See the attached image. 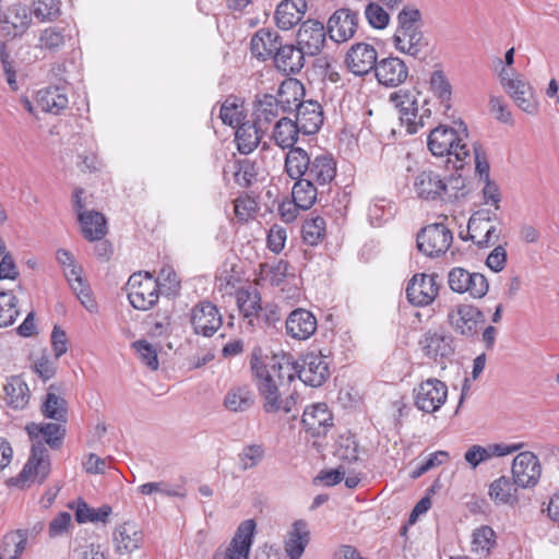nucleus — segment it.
I'll return each mask as SVG.
<instances>
[{"label":"nucleus","instance_id":"a211bd4d","mask_svg":"<svg viewBox=\"0 0 559 559\" xmlns=\"http://www.w3.org/2000/svg\"><path fill=\"white\" fill-rule=\"evenodd\" d=\"M255 522L246 520L238 526L226 550L215 552L213 559H249V551L253 543Z\"/></svg>","mask_w":559,"mask_h":559},{"label":"nucleus","instance_id":"dca6fc26","mask_svg":"<svg viewBox=\"0 0 559 559\" xmlns=\"http://www.w3.org/2000/svg\"><path fill=\"white\" fill-rule=\"evenodd\" d=\"M542 474L538 457L530 451L519 453L512 464V479L518 487L533 488L537 485Z\"/></svg>","mask_w":559,"mask_h":559},{"label":"nucleus","instance_id":"f257e3e1","mask_svg":"<svg viewBox=\"0 0 559 559\" xmlns=\"http://www.w3.org/2000/svg\"><path fill=\"white\" fill-rule=\"evenodd\" d=\"M259 352L253 350L250 367L259 394L263 400V411L267 414L280 411L288 414L296 404V397L290 394L286 399H282L280 389L295 380L296 368L284 356L281 358L272 356L262 360L258 355Z\"/></svg>","mask_w":559,"mask_h":559},{"label":"nucleus","instance_id":"6e6d98bb","mask_svg":"<svg viewBox=\"0 0 559 559\" xmlns=\"http://www.w3.org/2000/svg\"><path fill=\"white\" fill-rule=\"evenodd\" d=\"M368 216L372 225L380 226L393 216L392 203L385 198H376L368 209Z\"/></svg>","mask_w":559,"mask_h":559},{"label":"nucleus","instance_id":"2eb2a0df","mask_svg":"<svg viewBox=\"0 0 559 559\" xmlns=\"http://www.w3.org/2000/svg\"><path fill=\"white\" fill-rule=\"evenodd\" d=\"M437 274H415L407 284L406 298L413 306L425 307L438 296Z\"/></svg>","mask_w":559,"mask_h":559},{"label":"nucleus","instance_id":"8fccbe9b","mask_svg":"<svg viewBox=\"0 0 559 559\" xmlns=\"http://www.w3.org/2000/svg\"><path fill=\"white\" fill-rule=\"evenodd\" d=\"M326 224L321 216L308 218L302 224L301 235L304 241L309 246L319 245L325 237Z\"/></svg>","mask_w":559,"mask_h":559},{"label":"nucleus","instance_id":"f704fd0d","mask_svg":"<svg viewBox=\"0 0 559 559\" xmlns=\"http://www.w3.org/2000/svg\"><path fill=\"white\" fill-rule=\"evenodd\" d=\"M263 127L257 121H242L236 127L235 141L241 154H250L261 141Z\"/></svg>","mask_w":559,"mask_h":559},{"label":"nucleus","instance_id":"09e8293b","mask_svg":"<svg viewBox=\"0 0 559 559\" xmlns=\"http://www.w3.org/2000/svg\"><path fill=\"white\" fill-rule=\"evenodd\" d=\"M17 298L13 292H0V328L12 325L20 314Z\"/></svg>","mask_w":559,"mask_h":559},{"label":"nucleus","instance_id":"0e129e2a","mask_svg":"<svg viewBox=\"0 0 559 559\" xmlns=\"http://www.w3.org/2000/svg\"><path fill=\"white\" fill-rule=\"evenodd\" d=\"M64 41L63 31L55 26L45 28L39 36L40 46L50 51L59 50L64 45Z\"/></svg>","mask_w":559,"mask_h":559},{"label":"nucleus","instance_id":"412c9836","mask_svg":"<svg viewBox=\"0 0 559 559\" xmlns=\"http://www.w3.org/2000/svg\"><path fill=\"white\" fill-rule=\"evenodd\" d=\"M389 102L397 109L402 124L406 126L409 134L416 133L418 129V103L414 93L401 88L390 94Z\"/></svg>","mask_w":559,"mask_h":559},{"label":"nucleus","instance_id":"9b49d317","mask_svg":"<svg viewBox=\"0 0 559 559\" xmlns=\"http://www.w3.org/2000/svg\"><path fill=\"white\" fill-rule=\"evenodd\" d=\"M419 345L424 355L436 362L449 360L456 350L455 337L442 328L426 331Z\"/></svg>","mask_w":559,"mask_h":559},{"label":"nucleus","instance_id":"393cba45","mask_svg":"<svg viewBox=\"0 0 559 559\" xmlns=\"http://www.w3.org/2000/svg\"><path fill=\"white\" fill-rule=\"evenodd\" d=\"M296 123L304 135H312L319 132L323 124V108L313 99L304 100L296 108Z\"/></svg>","mask_w":559,"mask_h":559},{"label":"nucleus","instance_id":"423d86ee","mask_svg":"<svg viewBox=\"0 0 559 559\" xmlns=\"http://www.w3.org/2000/svg\"><path fill=\"white\" fill-rule=\"evenodd\" d=\"M485 321L484 312L472 304H457L447 313V322L453 332L471 341L479 337V328Z\"/></svg>","mask_w":559,"mask_h":559},{"label":"nucleus","instance_id":"49530a36","mask_svg":"<svg viewBox=\"0 0 559 559\" xmlns=\"http://www.w3.org/2000/svg\"><path fill=\"white\" fill-rule=\"evenodd\" d=\"M430 91L438 98L445 110L451 108L452 85L442 70H435L430 74Z\"/></svg>","mask_w":559,"mask_h":559},{"label":"nucleus","instance_id":"aec40b11","mask_svg":"<svg viewBox=\"0 0 559 559\" xmlns=\"http://www.w3.org/2000/svg\"><path fill=\"white\" fill-rule=\"evenodd\" d=\"M499 78L503 88L510 94L519 108L530 115L537 112L538 105L528 83L520 79H511L504 68L500 71Z\"/></svg>","mask_w":559,"mask_h":559},{"label":"nucleus","instance_id":"f3484780","mask_svg":"<svg viewBox=\"0 0 559 559\" xmlns=\"http://www.w3.org/2000/svg\"><path fill=\"white\" fill-rule=\"evenodd\" d=\"M326 32L323 23L310 19L301 23L296 41L308 57H316L325 46Z\"/></svg>","mask_w":559,"mask_h":559},{"label":"nucleus","instance_id":"79ce46f5","mask_svg":"<svg viewBox=\"0 0 559 559\" xmlns=\"http://www.w3.org/2000/svg\"><path fill=\"white\" fill-rule=\"evenodd\" d=\"M516 484L514 480L507 476H501L493 480L488 490V495L496 504H510L518 503Z\"/></svg>","mask_w":559,"mask_h":559},{"label":"nucleus","instance_id":"052dcab7","mask_svg":"<svg viewBox=\"0 0 559 559\" xmlns=\"http://www.w3.org/2000/svg\"><path fill=\"white\" fill-rule=\"evenodd\" d=\"M139 492L148 496L154 492H159L167 497L185 498L186 492L181 486H168L164 481L145 483L138 488Z\"/></svg>","mask_w":559,"mask_h":559},{"label":"nucleus","instance_id":"f03ea898","mask_svg":"<svg viewBox=\"0 0 559 559\" xmlns=\"http://www.w3.org/2000/svg\"><path fill=\"white\" fill-rule=\"evenodd\" d=\"M29 438L34 441L31 455L17 475L11 478V483L19 485L25 480L43 484L50 474L51 464L48 445L51 450H59L66 438V426L62 421L32 424L26 427Z\"/></svg>","mask_w":559,"mask_h":559},{"label":"nucleus","instance_id":"c756f323","mask_svg":"<svg viewBox=\"0 0 559 559\" xmlns=\"http://www.w3.org/2000/svg\"><path fill=\"white\" fill-rule=\"evenodd\" d=\"M306 11V0H283L275 11L276 25L281 29L289 31L302 20Z\"/></svg>","mask_w":559,"mask_h":559},{"label":"nucleus","instance_id":"de8ad7c7","mask_svg":"<svg viewBox=\"0 0 559 559\" xmlns=\"http://www.w3.org/2000/svg\"><path fill=\"white\" fill-rule=\"evenodd\" d=\"M234 181L241 188H250L258 177V167L249 158L237 159L233 164Z\"/></svg>","mask_w":559,"mask_h":559},{"label":"nucleus","instance_id":"6e6552de","mask_svg":"<svg viewBox=\"0 0 559 559\" xmlns=\"http://www.w3.org/2000/svg\"><path fill=\"white\" fill-rule=\"evenodd\" d=\"M417 248L429 258L445 254L453 242L452 231L442 223L423 227L416 238Z\"/></svg>","mask_w":559,"mask_h":559},{"label":"nucleus","instance_id":"72a5a7b5","mask_svg":"<svg viewBox=\"0 0 559 559\" xmlns=\"http://www.w3.org/2000/svg\"><path fill=\"white\" fill-rule=\"evenodd\" d=\"M255 403V395L249 384L234 385L225 394L223 405L231 413H245Z\"/></svg>","mask_w":559,"mask_h":559},{"label":"nucleus","instance_id":"37998d69","mask_svg":"<svg viewBox=\"0 0 559 559\" xmlns=\"http://www.w3.org/2000/svg\"><path fill=\"white\" fill-rule=\"evenodd\" d=\"M79 222L82 225V234L90 241L102 240L107 234L105 216L96 211L80 213Z\"/></svg>","mask_w":559,"mask_h":559},{"label":"nucleus","instance_id":"cd10ccee","mask_svg":"<svg viewBox=\"0 0 559 559\" xmlns=\"http://www.w3.org/2000/svg\"><path fill=\"white\" fill-rule=\"evenodd\" d=\"M282 44L278 32L271 28H260L250 40V50L252 56L259 60H274L275 52Z\"/></svg>","mask_w":559,"mask_h":559},{"label":"nucleus","instance_id":"bf43d9fd","mask_svg":"<svg viewBox=\"0 0 559 559\" xmlns=\"http://www.w3.org/2000/svg\"><path fill=\"white\" fill-rule=\"evenodd\" d=\"M155 281L158 283V292L162 289L168 296L177 295L181 287L177 273L170 266L163 267Z\"/></svg>","mask_w":559,"mask_h":559},{"label":"nucleus","instance_id":"7c9ffc66","mask_svg":"<svg viewBox=\"0 0 559 559\" xmlns=\"http://www.w3.org/2000/svg\"><path fill=\"white\" fill-rule=\"evenodd\" d=\"M0 22L3 24L2 29L7 32V35L15 38L22 36L28 28L31 14L26 7L14 4L0 16Z\"/></svg>","mask_w":559,"mask_h":559},{"label":"nucleus","instance_id":"ea45409f","mask_svg":"<svg viewBox=\"0 0 559 559\" xmlns=\"http://www.w3.org/2000/svg\"><path fill=\"white\" fill-rule=\"evenodd\" d=\"M310 539L307 524L302 520L296 521L288 532L285 540V551L289 559H300Z\"/></svg>","mask_w":559,"mask_h":559},{"label":"nucleus","instance_id":"1a4fd4ad","mask_svg":"<svg viewBox=\"0 0 559 559\" xmlns=\"http://www.w3.org/2000/svg\"><path fill=\"white\" fill-rule=\"evenodd\" d=\"M448 284L452 292L468 294L475 299L485 297L489 289V283L485 275L478 272H469L461 266L449 271Z\"/></svg>","mask_w":559,"mask_h":559},{"label":"nucleus","instance_id":"58836bf2","mask_svg":"<svg viewBox=\"0 0 559 559\" xmlns=\"http://www.w3.org/2000/svg\"><path fill=\"white\" fill-rule=\"evenodd\" d=\"M68 104L64 87L48 86L37 93V105L43 111L58 115L68 107Z\"/></svg>","mask_w":559,"mask_h":559},{"label":"nucleus","instance_id":"13d9d810","mask_svg":"<svg viewBox=\"0 0 559 559\" xmlns=\"http://www.w3.org/2000/svg\"><path fill=\"white\" fill-rule=\"evenodd\" d=\"M449 459V453L445 451H436L430 453L427 457L419 461L412 469L409 476L417 479L433 467L440 466Z\"/></svg>","mask_w":559,"mask_h":559},{"label":"nucleus","instance_id":"3c124183","mask_svg":"<svg viewBox=\"0 0 559 559\" xmlns=\"http://www.w3.org/2000/svg\"><path fill=\"white\" fill-rule=\"evenodd\" d=\"M219 118L222 119L224 124L236 128L242 121H245L246 116L242 111V104L238 103L237 97H228L222 104L219 109Z\"/></svg>","mask_w":559,"mask_h":559},{"label":"nucleus","instance_id":"4be33fe9","mask_svg":"<svg viewBox=\"0 0 559 559\" xmlns=\"http://www.w3.org/2000/svg\"><path fill=\"white\" fill-rule=\"evenodd\" d=\"M358 26V13L349 9L336 10L328 21V33L335 43H344L354 37Z\"/></svg>","mask_w":559,"mask_h":559},{"label":"nucleus","instance_id":"39448f33","mask_svg":"<svg viewBox=\"0 0 559 559\" xmlns=\"http://www.w3.org/2000/svg\"><path fill=\"white\" fill-rule=\"evenodd\" d=\"M460 130L440 124L432 129L427 139V145L432 155L448 157L455 170L462 169L471 162L469 148L465 140L468 138L467 127L460 122Z\"/></svg>","mask_w":559,"mask_h":559},{"label":"nucleus","instance_id":"bb28decb","mask_svg":"<svg viewBox=\"0 0 559 559\" xmlns=\"http://www.w3.org/2000/svg\"><path fill=\"white\" fill-rule=\"evenodd\" d=\"M418 198L427 201H444V180L433 170H421L414 180Z\"/></svg>","mask_w":559,"mask_h":559},{"label":"nucleus","instance_id":"c85d7f7f","mask_svg":"<svg viewBox=\"0 0 559 559\" xmlns=\"http://www.w3.org/2000/svg\"><path fill=\"white\" fill-rule=\"evenodd\" d=\"M304 84L297 79H286L280 85L275 98L282 107V112H293L305 99Z\"/></svg>","mask_w":559,"mask_h":559},{"label":"nucleus","instance_id":"7ed1b4c3","mask_svg":"<svg viewBox=\"0 0 559 559\" xmlns=\"http://www.w3.org/2000/svg\"><path fill=\"white\" fill-rule=\"evenodd\" d=\"M284 170L289 178H308L324 188L332 183L337 173V162L331 153L323 152L311 156L301 147L288 151Z\"/></svg>","mask_w":559,"mask_h":559},{"label":"nucleus","instance_id":"e433bc0d","mask_svg":"<svg viewBox=\"0 0 559 559\" xmlns=\"http://www.w3.org/2000/svg\"><path fill=\"white\" fill-rule=\"evenodd\" d=\"M60 385L52 383L48 386L45 400L41 404V413L46 418L67 423L68 403L58 394Z\"/></svg>","mask_w":559,"mask_h":559},{"label":"nucleus","instance_id":"774afa93","mask_svg":"<svg viewBox=\"0 0 559 559\" xmlns=\"http://www.w3.org/2000/svg\"><path fill=\"white\" fill-rule=\"evenodd\" d=\"M445 193L444 201H457L467 194L465 178L462 175H451L447 181H444Z\"/></svg>","mask_w":559,"mask_h":559},{"label":"nucleus","instance_id":"5fc2aeb1","mask_svg":"<svg viewBox=\"0 0 559 559\" xmlns=\"http://www.w3.org/2000/svg\"><path fill=\"white\" fill-rule=\"evenodd\" d=\"M495 532L491 527L484 525L473 533L472 550L488 556L495 546Z\"/></svg>","mask_w":559,"mask_h":559},{"label":"nucleus","instance_id":"f8f14e48","mask_svg":"<svg viewBox=\"0 0 559 559\" xmlns=\"http://www.w3.org/2000/svg\"><path fill=\"white\" fill-rule=\"evenodd\" d=\"M447 397L448 386L437 378H429L414 389L415 406L428 414L439 411L444 405Z\"/></svg>","mask_w":559,"mask_h":559},{"label":"nucleus","instance_id":"680f3d73","mask_svg":"<svg viewBox=\"0 0 559 559\" xmlns=\"http://www.w3.org/2000/svg\"><path fill=\"white\" fill-rule=\"evenodd\" d=\"M258 211V203L249 195L238 197L234 202V212L239 222L246 223L253 218Z\"/></svg>","mask_w":559,"mask_h":559},{"label":"nucleus","instance_id":"a878e982","mask_svg":"<svg viewBox=\"0 0 559 559\" xmlns=\"http://www.w3.org/2000/svg\"><path fill=\"white\" fill-rule=\"evenodd\" d=\"M306 57V52L300 49L298 44L296 46L282 44L275 52L273 63L280 72L286 75L298 74L305 67Z\"/></svg>","mask_w":559,"mask_h":559},{"label":"nucleus","instance_id":"4d7b16f0","mask_svg":"<svg viewBox=\"0 0 559 559\" xmlns=\"http://www.w3.org/2000/svg\"><path fill=\"white\" fill-rule=\"evenodd\" d=\"M490 222L491 218L488 213L476 212L468 219L467 236L460 234V237L463 240H472L475 243V240L479 239L485 234L486 227Z\"/></svg>","mask_w":559,"mask_h":559},{"label":"nucleus","instance_id":"ddd939ff","mask_svg":"<svg viewBox=\"0 0 559 559\" xmlns=\"http://www.w3.org/2000/svg\"><path fill=\"white\" fill-rule=\"evenodd\" d=\"M378 63L377 49L364 41L353 44L344 59L346 69L356 76H366L374 72Z\"/></svg>","mask_w":559,"mask_h":559},{"label":"nucleus","instance_id":"338daca9","mask_svg":"<svg viewBox=\"0 0 559 559\" xmlns=\"http://www.w3.org/2000/svg\"><path fill=\"white\" fill-rule=\"evenodd\" d=\"M132 347L139 354L143 364H145L151 370L158 369V358L155 347L145 340H139L132 343Z\"/></svg>","mask_w":559,"mask_h":559},{"label":"nucleus","instance_id":"a18cd8bd","mask_svg":"<svg viewBox=\"0 0 559 559\" xmlns=\"http://www.w3.org/2000/svg\"><path fill=\"white\" fill-rule=\"evenodd\" d=\"M28 535V530H17L5 534L0 542V556L3 559H16L24 551Z\"/></svg>","mask_w":559,"mask_h":559},{"label":"nucleus","instance_id":"e2e57ef3","mask_svg":"<svg viewBox=\"0 0 559 559\" xmlns=\"http://www.w3.org/2000/svg\"><path fill=\"white\" fill-rule=\"evenodd\" d=\"M365 16L371 27L377 29H383L388 26L390 15L388 12L377 2H370L365 9Z\"/></svg>","mask_w":559,"mask_h":559},{"label":"nucleus","instance_id":"2f4dec72","mask_svg":"<svg viewBox=\"0 0 559 559\" xmlns=\"http://www.w3.org/2000/svg\"><path fill=\"white\" fill-rule=\"evenodd\" d=\"M237 306L243 319L251 326L260 321L262 310L261 295L255 288H240L236 292Z\"/></svg>","mask_w":559,"mask_h":559},{"label":"nucleus","instance_id":"603ef678","mask_svg":"<svg viewBox=\"0 0 559 559\" xmlns=\"http://www.w3.org/2000/svg\"><path fill=\"white\" fill-rule=\"evenodd\" d=\"M110 513H111V508L107 504H104L100 508L94 509V508H90L85 501L80 500L78 503L76 511H75V520L78 523L105 522Z\"/></svg>","mask_w":559,"mask_h":559},{"label":"nucleus","instance_id":"20e7f679","mask_svg":"<svg viewBox=\"0 0 559 559\" xmlns=\"http://www.w3.org/2000/svg\"><path fill=\"white\" fill-rule=\"evenodd\" d=\"M421 27V12L414 7H404L397 14V26L392 37L395 49L424 60L428 55L429 41Z\"/></svg>","mask_w":559,"mask_h":559},{"label":"nucleus","instance_id":"9d476101","mask_svg":"<svg viewBox=\"0 0 559 559\" xmlns=\"http://www.w3.org/2000/svg\"><path fill=\"white\" fill-rule=\"evenodd\" d=\"M300 364L293 362L295 376L306 384L312 388H319L330 378V361L328 356L314 352L307 353L300 359Z\"/></svg>","mask_w":559,"mask_h":559},{"label":"nucleus","instance_id":"6ab92c4d","mask_svg":"<svg viewBox=\"0 0 559 559\" xmlns=\"http://www.w3.org/2000/svg\"><path fill=\"white\" fill-rule=\"evenodd\" d=\"M301 425L311 437H325L333 427V415L325 403L312 404L305 408Z\"/></svg>","mask_w":559,"mask_h":559},{"label":"nucleus","instance_id":"864d4df0","mask_svg":"<svg viewBox=\"0 0 559 559\" xmlns=\"http://www.w3.org/2000/svg\"><path fill=\"white\" fill-rule=\"evenodd\" d=\"M265 456V448L263 444H247L238 454L239 466L242 471L251 469L258 466Z\"/></svg>","mask_w":559,"mask_h":559},{"label":"nucleus","instance_id":"4c0bfd02","mask_svg":"<svg viewBox=\"0 0 559 559\" xmlns=\"http://www.w3.org/2000/svg\"><path fill=\"white\" fill-rule=\"evenodd\" d=\"M299 133H301V130L298 123L290 118L283 117L274 124L272 139L282 150L293 151L297 147L295 144L298 141Z\"/></svg>","mask_w":559,"mask_h":559},{"label":"nucleus","instance_id":"c03bdc74","mask_svg":"<svg viewBox=\"0 0 559 559\" xmlns=\"http://www.w3.org/2000/svg\"><path fill=\"white\" fill-rule=\"evenodd\" d=\"M292 179L295 180L292 198L300 204L301 210H309L317 201L320 186L304 176Z\"/></svg>","mask_w":559,"mask_h":559},{"label":"nucleus","instance_id":"69168bd1","mask_svg":"<svg viewBox=\"0 0 559 559\" xmlns=\"http://www.w3.org/2000/svg\"><path fill=\"white\" fill-rule=\"evenodd\" d=\"M289 267L288 261L282 259L273 264H263L262 272L266 274L272 285L280 286L289 275Z\"/></svg>","mask_w":559,"mask_h":559},{"label":"nucleus","instance_id":"5701e85b","mask_svg":"<svg viewBox=\"0 0 559 559\" xmlns=\"http://www.w3.org/2000/svg\"><path fill=\"white\" fill-rule=\"evenodd\" d=\"M374 76L383 86L397 87L407 80L408 67L401 58L389 56L379 60Z\"/></svg>","mask_w":559,"mask_h":559},{"label":"nucleus","instance_id":"473e14b6","mask_svg":"<svg viewBox=\"0 0 559 559\" xmlns=\"http://www.w3.org/2000/svg\"><path fill=\"white\" fill-rule=\"evenodd\" d=\"M144 540L143 532L134 523L126 522L114 534L116 550L119 554H131L139 549Z\"/></svg>","mask_w":559,"mask_h":559},{"label":"nucleus","instance_id":"0eeeda50","mask_svg":"<svg viewBox=\"0 0 559 559\" xmlns=\"http://www.w3.org/2000/svg\"><path fill=\"white\" fill-rule=\"evenodd\" d=\"M130 305L141 311L153 308L158 301V283L150 272L133 273L126 284Z\"/></svg>","mask_w":559,"mask_h":559},{"label":"nucleus","instance_id":"b1692460","mask_svg":"<svg viewBox=\"0 0 559 559\" xmlns=\"http://www.w3.org/2000/svg\"><path fill=\"white\" fill-rule=\"evenodd\" d=\"M317 328V318L311 311L304 308L293 310L285 320L286 334L298 341L310 338Z\"/></svg>","mask_w":559,"mask_h":559},{"label":"nucleus","instance_id":"4468645a","mask_svg":"<svg viewBox=\"0 0 559 559\" xmlns=\"http://www.w3.org/2000/svg\"><path fill=\"white\" fill-rule=\"evenodd\" d=\"M190 322L195 334L210 337L222 326L223 317L213 302L205 300L192 308Z\"/></svg>","mask_w":559,"mask_h":559},{"label":"nucleus","instance_id":"c9c22d12","mask_svg":"<svg viewBox=\"0 0 559 559\" xmlns=\"http://www.w3.org/2000/svg\"><path fill=\"white\" fill-rule=\"evenodd\" d=\"M282 112V107L272 94H258L253 102V119L263 128L273 122Z\"/></svg>","mask_w":559,"mask_h":559},{"label":"nucleus","instance_id":"a19ab883","mask_svg":"<svg viewBox=\"0 0 559 559\" xmlns=\"http://www.w3.org/2000/svg\"><path fill=\"white\" fill-rule=\"evenodd\" d=\"M7 404L13 409H24L29 402L27 383L19 376L11 377L4 385Z\"/></svg>","mask_w":559,"mask_h":559}]
</instances>
